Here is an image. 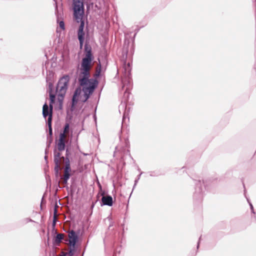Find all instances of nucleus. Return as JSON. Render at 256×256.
I'll return each instance as SVG.
<instances>
[{"label":"nucleus","mask_w":256,"mask_h":256,"mask_svg":"<svg viewBox=\"0 0 256 256\" xmlns=\"http://www.w3.org/2000/svg\"><path fill=\"white\" fill-rule=\"evenodd\" d=\"M53 84L52 82L48 83V92H52L53 90Z\"/></svg>","instance_id":"nucleus-21"},{"label":"nucleus","mask_w":256,"mask_h":256,"mask_svg":"<svg viewBox=\"0 0 256 256\" xmlns=\"http://www.w3.org/2000/svg\"><path fill=\"white\" fill-rule=\"evenodd\" d=\"M80 42V48L82 49L84 45V36H78Z\"/></svg>","instance_id":"nucleus-18"},{"label":"nucleus","mask_w":256,"mask_h":256,"mask_svg":"<svg viewBox=\"0 0 256 256\" xmlns=\"http://www.w3.org/2000/svg\"><path fill=\"white\" fill-rule=\"evenodd\" d=\"M150 176H152V174H150Z\"/></svg>","instance_id":"nucleus-35"},{"label":"nucleus","mask_w":256,"mask_h":256,"mask_svg":"<svg viewBox=\"0 0 256 256\" xmlns=\"http://www.w3.org/2000/svg\"><path fill=\"white\" fill-rule=\"evenodd\" d=\"M66 140L65 136H64V133H60L58 141L57 144L58 150L60 152H62L66 148Z\"/></svg>","instance_id":"nucleus-8"},{"label":"nucleus","mask_w":256,"mask_h":256,"mask_svg":"<svg viewBox=\"0 0 256 256\" xmlns=\"http://www.w3.org/2000/svg\"><path fill=\"white\" fill-rule=\"evenodd\" d=\"M125 106L124 104H121L120 106L124 107Z\"/></svg>","instance_id":"nucleus-33"},{"label":"nucleus","mask_w":256,"mask_h":256,"mask_svg":"<svg viewBox=\"0 0 256 256\" xmlns=\"http://www.w3.org/2000/svg\"><path fill=\"white\" fill-rule=\"evenodd\" d=\"M52 108H50V109L48 108V106L46 103H45L42 107V115L43 116L44 118H46V116H48V134L50 136V140L49 141V143L48 144V146H50V143L52 142Z\"/></svg>","instance_id":"nucleus-4"},{"label":"nucleus","mask_w":256,"mask_h":256,"mask_svg":"<svg viewBox=\"0 0 256 256\" xmlns=\"http://www.w3.org/2000/svg\"><path fill=\"white\" fill-rule=\"evenodd\" d=\"M78 20L80 22V25L78 30V36H84L85 34L84 31V22L82 20V16L81 19H78Z\"/></svg>","instance_id":"nucleus-12"},{"label":"nucleus","mask_w":256,"mask_h":256,"mask_svg":"<svg viewBox=\"0 0 256 256\" xmlns=\"http://www.w3.org/2000/svg\"><path fill=\"white\" fill-rule=\"evenodd\" d=\"M70 80V76L68 74H66L60 78L58 84H60V86H62L64 87H66V88H68V85Z\"/></svg>","instance_id":"nucleus-10"},{"label":"nucleus","mask_w":256,"mask_h":256,"mask_svg":"<svg viewBox=\"0 0 256 256\" xmlns=\"http://www.w3.org/2000/svg\"><path fill=\"white\" fill-rule=\"evenodd\" d=\"M69 128H70L69 124L68 123L64 125V131H63V132H62V133L64 134V136H66V134L68 131Z\"/></svg>","instance_id":"nucleus-19"},{"label":"nucleus","mask_w":256,"mask_h":256,"mask_svg":"<svg viewBox=\"0 0 256 256\" xmlns=\"http://www.w3.org/2000/svg\"><path fill=\"white\" fill-rule=\"evenodd\" d=\"M142 174V172H141L138 176V178L136 179V180H134V186H136V183L138 182V180H140V176L141 174Z\"/></svg>","instance_id":"nucleus-25"},{"label":"nucleus","mask_w":256,"mask_h":256,"mask_svg":"<svg viewBox=\"0 0 256 256\" xmlns=\"http://www.w3.org/2000/svg\"><path fill=\"white\" fill-rule=\"evenodd\" d=\"M104 222L106 223L108 222L109 224H112V218L109 216L104 220Z\"/></svg>","instance_id":"nucleus-22"},{"label":"nucleus","mask_w":256,"mask_h":256,"mask_svg":"<svg viewBox=\"0 0 256 256\" xmlns=\"http://www.w3.org/2000/svg\"><path fill=\"white\" fill-rule=\"evenodd\" d=\"M44 160H46V161L47 162H48V156L46 155H45V156H44Z\"/></svg>","instance_id":"nucleus-29"},{"label":"nucleus","mask_w":256,"mask_h":256,"mask_svg":"<svg viewBox=\"0 0 256 256\" xmlns=\"http://www.w3.org/2000/svg\"><path fill=\"white\" fill-rule=\"evenodd\" d=\"M65 168L64 169V178L69 179L70 176V172L71 170L70 165V160H66V164H65Z\"/></svg>","instance_id":"nucleus-11"},{"label":"nucleus","mask_w":256,"mask_h":256,"mask_svg":"<svg viewBox=\"0 0 256 256\" xmlns=\"http://www.w3.org/2000/svg\"><path fill=\"white\" fill-rule=\"evenodd\" d=\"M100 73V68L98 70H96V74H95L96 76H99Z\"/></svg>","instance_id":"nucleus-26"},{"label":"nucleus","mask_w":256,"mask_h":256,"mask_svg":"<svg viewBox=\"0 0 256 256\" xmlns=\"http://www.w3.org/2000/svg\"><path fill=\"white\" fill-rule=\"evenodd\" d=\"M68 179H67V178H64V181H63V183L64 184H66L67 182H68Z\"/></svg>","instance_id":"nucleus-27"},{"label":"nucleus","mask_w":256,"mask_h":256,"mask_svg":"<svg viewBox=\"0 0 256 256\" xmlns=\"http://www.w3.org/2000/svg\"><path fill=\"white\" fill-rule=\"evenodd\" d=\"M124 76L122 80V89L124 90V98H128L130 94V90L132 86V80L130 78L132 66L130 62L124 63Z\"/></svg>","instance_id":"nucleus-2"},{"label":"nucleus","mask_w":256,"mask_h":256,"mask_svg":"<svg viewBox=\"0 0 256 256\" xmlns=\"http://www.w3.org/2000/svg\"><path fill=\"white\" fill-rule=\"evenodd\" d=\"M70 154L67 148L66 151V155L64 156H62V160L64 162L65 164H66V160H70L69 156H70Z\"/></svg>","instance_id":"nucleus-16"},{"label":"nucleus","mask_w":256,"mask_h":256,"mask_svg":"<svg viewBox=\"0 0 256 256\" xmlns=\"http://www.w3.org/2000/svg\"><path fill=\"white\" fill-rule=\"evenodd\" d=\"M84 53L85 56L82 59L80 68V74L82 75V77L79 78L78 79L80 85L82 86V90L80 87H78L75 90L72 98V108L77 104L78 97L80 94L82 90L84 92V98L82 101L85 102L90 98L98 84V80L90 78V70L92 61L94 60V56L92 47L87 43L84 44Z\"/></svg>","instance_id":"nucleus-1"},{"label":"nucleus","mask_w":256,"mask_h":256,"mask_svg":"<svg viewBox=\"0 0 256 256\" xmlns=\"http://www.w3.org/2000/svg\"><path fill=\"white\" fill-rule=\"evenodd\" d=\"M246 200H247V201L248 202V203L249 204V205L250 206V210H251V212L254 214H255V212H254V206L250 202V201L249 199L248 198H246Z\"/></svg>","instance_id":"nucleus-20"},{"label":"nucleus","mask_w":256,"mask_h":256,"mask_svg":"<svg viewBox=\"0 0 256 256\" xmlns=\"http://www.w3.org/2000/svg\"><path fill=\"white\" fill-rule=\"evenodd\" d=\"M59 26L62 29V30H64V23L63 21H60V22H59Z\"/></svg>","instance_id":"nucleus-23"},{"label":"nucleus","mask_w":256,"mask_h":256,"mask_svg":"<svg viewBox=\"0 0 256 256\" xmlns=\"http://www.w3.org/2000/svg\"><path fill=\"white\" fill-rule=\"evenodd\" d=\"M60 160H62L60 152H58L56 149L54 151V170L55 174L58 176L59 174V170L60 168Z\"/></svg>","instance_id":"nucleus-6"},{"label":"nucleus","mask_w":256,"mask_h":256,"mask_svg":"<svg viewBox=\"0 0 256 256\" xmlns=\"http://www.w3.org/2000/svg\"><path fill=\"white\" fill-rule=\"evenodd\" d=\"M49 96L50 98V102L49 104V107L50 108H53L52 104L54 103L55 98H56V96L54 94H52V92H49Z\"/></svg>","instance_id":"nucleus-15"},{"label":"nucleus","mask_w":256,"mask_h":256,"mask_svg":"<svg viewBox=\"0 0 256 256\" xmlns=\"http://www.w3.org/2000/svg\"><path fill=\"white\" fill-rule=\"evenodd\" d=\"M138 30H136V32L135 33V34H134V38L136 36V33L138 32Z\"/></svg>","instance_id":"nucleus-32"},{"label":"nucleus","mask_w":256,"mask_h":256,"mask_svg":"<svg viewBox=\"0 0 256 256\" xmlns=\"http://www.w3.org/2000/svg\"><path fill=\"white\" fill-rule=\"evenodd\" d=\"M102 205L112 206L113 204L112 198L110 195L102 196Z\"/></svg>","instance_id":"nucleus-9"},{"label":"nucleus","mask_w":256,"mask_h":256,"mask_svg":"<svg viewBox=\"0 0 256 256\" xmlns=\"http://www.w3.org/2000/svg\"><path fill=\"white\" fill-rule=\"evenodd\" d=\"M68 88H66L62 86H60V84H57L56 87V92L57 94H66Z\"/></svg>","instance_id":"nucleus-13"},{"label":"nucleus","mask_w":256,"mask_h":256,"mask_svg":"<svg viewBox=\"0 0 256 256\" xmlns=\"http://www.w3.org/2000/svg\"><path fill=\"white\" fill-rule=\"evenodd\" d=\"M74 14L77 22L81 19L84 12V6L83 0H73Z\"/></svg>","instance_id":"nucleus-5"},{"label":"nucleus","mask_w":256,"mask_h":256,"mask_svg":"<svg viewBox=\"0 0 256 256\" xmlns=\"http://www.w3.org/2000/svg\"><path fill=\"white\" fill-rule=\"evenodd\" d=\"M74 250H75V247H74V248L70 247V250L69 251V254L71 256L73 255L74 254Z\"/></svg>","instance_id":"nucleus-24"},{"label":"nucleus","mask_w":256,"mask_h":256,"mask_svg":"<svg viewBox=\"0 0 256 256\" xmlns=\"http://www.w3.org/2000/svg\"><path fill=\"white\" fill-rule=\"evenodd\" d=\"M56 207H55V208H54V213L56 214Z\"/></svg>","instance_id":"nucleus-34"},{"label":"nucleus","mask_w":256,"mask_h":256,"mask_svg":"<svg viewBox=\"0 0 256 256\" xmlns=\"http://www.w3.org/2000/svg\"><path fill=\"white\" fill-rule=\"evenodd\" d=\"M65 94H58V100L60 106H62L64 100Z\"/></svg>","instance_id":"nucleus-17"},{"label":"nucleus","mask_w":256,"mask_h":256,"mask_svg":"<svg viewBox=\"0 0 256 256\" xmlns=\"http://www.w3.org/2000/svg\"><path fill=\"white\" fill-rule=\"evenodd\" d=\"M45 154H46V155L48 154L47 149H46V150H45Z\"/></svg>","instance_id":"nucleus-31"},{"label":"nucleus","mask_w":256,"mask_h":256,"mask_svg":"<svg viewBox=\"0 0 256 256\" xmlns=\"http://www.w3.org/2000/svg\"><path fill=\"white\" fill-rule=\"evenodd\" d=\"M56 218L54 216V220H53L52 224H56Z\"/></svg>","instance_id":"nucleus-28"},{"label":"nucleus","mask_w":256,"mask_h":256,"mask_svg":"<svg viewBox=\"0 0 256 256\" xmlns=\"http://www.w3.org/2000/svg\"><path fill=\"white\" fill-rule=\"evenodd\" d=\"M54 226H55V225H54V224H52V230H54Z\"/></svg>","instance_id":"nucleus-30"},{"label":"nucleus","mask_w":256,"mask_h":256,"mask_svg":"<svg viewBox=\"0 0 256 256\" xmlns=\"http://www.w3.org/2000/svg\"><path fill=\"white\" fill-rule=\"evenodd\" d=\"M68 244L70 247H75L76 244L78 241V234L74 230H72L68 232Z\"/></svg>","instance_id":"nucleus-7"},{"label":"nucleus","mask_w":256,"mask_h":256,"mask_svg":"<svg viewBox=\"0 0 256 256\" xmlns=\"http://www.w3.org/2000/svg\"><path fill=\"white\" fill-rule=\"evenodd\" d=\"M195 190L194 193V204H200L202 201L206 186L204 181L200 180H194Z\"/></svg>","instance_id":"nucleus-3"},{"label":"nucleus","mask_w":256,"mask_h":256,"mask_svg":"<svg viewBox=\"0 0 256 256\" xmlns=\"http://www.w3.org/2000/svg\"><path fill=\"white\" fill-rule=\"evenodd\" d=\"M64 234H58L54 238V243L56 244H58L61 240L64 238Z\"/></svg>","instance_id":"nucleus-14"}]
</instances>
